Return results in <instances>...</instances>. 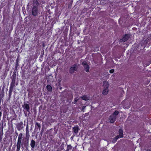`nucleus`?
Here are the masks:
<instances>
[{
	"mask_svg": "<svg viewBox=\"0 0 151 151\" xmlns=\"http://www.w3.org/2000/svg\"><path fill=\"white\" fill-rule=\"evenodd\" d=\"M46 89L47 91L50 92H51L52 91V88L51 86L50 85H47L46 87Z\"/></svg>",
	"mask_w": 151,
	"mask_h": 151,
	"instance_id": "12",
	"label": "nucleus"
},
{
	"mask_svg": "<svg viewBox=\"0 0 151 151\" xmlns=\"http://www.w3.org/2000/svg\"><path fill=\"white\" fill-rule=\"evenodd\" d=\"M17 118V115L16 114H15L14 116H13L12 117V121H13V120H16V119Z\"/></svg>",
	"mask_w": 151,
	"mask_h": 151,
	"instance_id": "21",
	"label": "nucleus"
},
{
	"mask_svg": "<svg viewBox=\"0 0 151 151\" xmlns=\"http://www.w3.org/2000/svg\"><path fill=\"white\" fill-rule=\"evenodd\" d=\"M23 134L22 133H20L18 137L17 142V144L16 151H19L21 147L23 149L25 148L26 150H29V139L30 137L29 131V127L28 125H27L26 129V137L27 140L26 141H22V138Z\"/></svg>",
	"mask_w": 151,
	"mask_h": 151,
	"instance_id": "1",
	"label": "nucleus"
},
{
	"mask_svg": "<svg viewBox=\"0 0 151 151\" xmlns=\"http://www.w3.org/2000/svg\"><path fill=\"white\" fill-rule=\"evenodd\" d=\"M119 136L120 137H123V131L122 129H119Z\"/></svg>",
	"mask_w": 151,
	"mask_h": 151,
	"instance_id": "14",
	"label": "nucleus"
},
{
	"mask_svg": "<svg viewBox=\"0 0 151 151\" xmlns=\"http://www.w3.org/2000/svg\"><path fill=\"white\" fill-rule=\"evenodd\" d=\"M76 70V64H74L73 66L71 67L69 69V73H73Z\"/></svg>",
	"mask_w": 151,
	"mask_h": 151,
	"instance_id": "9",
	"label": "nucleus"
},
{
	"mask_svg": "<svg viewBox=\"0 0 151 151\" xmlns=\"http://www.w3.org/2000/svg\"><path fill=\"white\" fill-rule=\"evenodd\" d=\"M73 130L74 132V134H76V126H74V127L73 128Z\"/></svg>",
	"mask_w": 151,
	"mask_h": 151,
	"instance_id": "23",
	"label": "nucleus"
},
{
	"mask_svg": "<svg viewBox=\"0 0 151 151\" xmlns=\"http://www.w3.org/2000/svg\"><path fill=\"white\" fill-rule=\"evenodd\" d=\"M128 36L127 35H125L121 40L124 42H125L128 40Z\"/></svg>",
	"mask_w": 151,
	"mask_h": 151,
	"instance_id": "15",
	"label": "nucleus"
},
{
	"mask_svg": "<svg viewBox=\"0 0 151 151\" xmlns=\"http://www.w3.org/2000/svg\"><path fill=\"white\" fill-rule=\"evenodd\" d=\"M116 119V116L113 115H111L109 117V118L110 122L112 123H113L115 122Z\"/></svg>",
	"mask_w": 151,
	"mask_h": 151,
	"instance_id": "8",
	"label": "nucleus"
},
{
	"mask_svg": "<svg viewBox=\"0 0 151 151\" xmlns=\"http://www.w3.org/2000/svg\"><path fill=\"white\" fill-rule=\"evenodd\" d=\"M16 76V72H14L12 76V81L11 82L15 83Z\"/></svg>",
	"mask_w": 151,
	"mask_h": 151,
	"instance_id": "10",
	"label": "nucleus"
},
{
	"mask_svg": "<svg viewBox=\"0 0 151 151\" xmlns=\"http://www.w3.org/2000/svg\"><path fill=\"white\" fill-rule=\"evenodd\" d=\"M23 123L22 122H21L17 123V127L18 131H20L23 128Z\"/></svg>",
	"mask_w": 151,
	"mask_h": 151,
	"instance_id": "5",
	"label": "nucleus"
},
{
	"mask_svg": "<svg viewBox=\"0 0 151 151\" xmlns=\"http://www.w3.org/2000/svg\"><path fill=\"white\" fill-rule=\"evenodd\" d=\"M104 86L105 88L103 91V94L104 95H106L108 92V88L109 85L106 82H104Z\"/></svg>",
	"mask_w": 151,
	"mask_h": 151,
	"instance_id": "3",
	"label": "nucleus"
},
{
	"mask_svg": "<svg viewBox=\"0 0 151 151\" xmlns=\"http://www.w3.org/2000/svg\"><path fill=\"white\" fill-rule=\"evenodd\" d=\"M65 151H69V150H65Z\"/></svg>",
	"mask_w": 151,
	"mask_h": 151,
	"instance_id": "31",
	"label": "nucleus"
},
{
	"mask_svg": "<svg viewBox=\"0 0 151 151\" xmlns=\"http://www.w3.org/2000/svg\"><path fill=\"white\" fill-rule=\"evenodd\" d=\"M82 65L84 66L86 72H88L89 71V68L88 65L86 62H83L82 63Z\"/></svg>",
	"mask_w": 151,
	"mask_h": 151,
	"instance_id": "7",
	"label": "nucleus"
},
{
	"mask_svg": "<svg viewBox=\"0 0 151 151\" xmlns=\"http://www.w3.org/2000/svg\"><path fill=\"white\" fill-rule=\"evenodd\" d=\"M74 104L76 103V98H74Z\"/></svg>",
	"mask_w": 151,
	"mask_h": 151,
	"instance_id": "28",
	"label": "nucleus"
},
{
	"mask_svg": "<svg viewBox=\"0 0 151 151\" xmlns=\"http://www.w3.org/2000/svg\"><path fill=\"white\" fill-rule=\"evenodd\" d=\"M73 137L74 136H72L71 137V139L72 140Z\"/></svg>",
	"mask_w": 151,
	"mask_h": 151,
	"instance_id": "29",
	"label": "nucleus"
},
{
	"mask_svg": "<svg viewBox=\"0 0 151 151\" xmlns=\"http://www.w3.org/2000/svg\"><path fill=\"white\" fill-rule=\"evenodd\" d=\"M76 131L77 130H78V127H76Z\"/></svg>",
	"mask_w": 151,
	"mask_h": 151,
	"instance_id": "30",
	"label": "nucleus"
},
{
	"mask_svg": "<svg viewBox=\"0 0 151 151\" xmlns=\"http://www.w3.org/2000/svg\"><path fill=\"white\" fill-rule=\"evenodd\" d=\"M13 91V90L9 89V97H10L11 96L12 94V93Z\"/></svg>",
	"mask_w": 151,
	"mask_h": 151,
	"instance_id": "18",
	"label": "nucleus"
},
{
	"mask_svg": "<svg viewBox=\"0 0 151 151\" xmlns=\"http://www.w3.org/2000/svg\"><path fill=\"white\" fill-rule=\"evenodd\" d=\"M33 4L35 5L34 6L38 7L39 5V3L37 0H33Z\"/></svg>",
	"mask_w": 151,
	"mask_h": 151,
	"instance_id": "13",
	"label": "nucleus"
},
{
	"mask_svg": "<svg viewBox=\"0 0 151 151\" xmlns=\"http://www.w3.org/2000/svg\"><path fill=\"white\" fill-rule=\"evenodd\" d=\"M38 7L37 6H33L32 10V15L34 16H36L38 15Z\"/></svg>",
	"mask_w": 151,
	"mask_h": 151,
	"instance_id": "4",
	"label": "nucleus"
},
{
	"mask_svg": "<svg viewBox=\"0 0 151 151\" xmlns=\"http://www.w3.org/2000/svg\"><path fill=\"white\" fill-rule=\"evenodd\" d=\"M86 108V106H83L82 107V108L81 109L82 111H83V112H84V109Z\"/></svg>",
	"mask_w": 151,
	"mask_h": 151,
	"instance_id": "24",
	"label": "nucleus"
},
{
	"mask_svg": "<svg viewBox=\"0 0 151 151\" xmlns=\"http://www.w3.org/2000/svg\"><path fill=\"white\" fill-rule=\"evenodd\" d=\"M114 72V70L113 69H111V70H110L109 71L110 73H113Z\"/></svg>",
	"mask_w": 151,
	"mask_h": 151,
	"instance_id": "25",
	"label": "nucleus"
},
{
	"mask_svg": "<svg viewBox=\"0 0 151 151\" xmlns=\"http://www.w3.org/2000/svg\"><path fill=\"white\" fill-rule=\"evenodd\" d=\"M119 136H116L115 138V139H114L113 140V142H115L116 140L117 139H118V138H119Z\"/></svg>",
	"mask_w": 151,
	"mask_h": 151,
	"instance_id": "20",
	"label": "nucleus"
},
{
	"mask_svg": "<svg viewBox=\"0 0 151 151\" xmlns=\"http://www.w3.org/2000/svg\"><path fill=\"white\" fill-rule=\"evenodd\" d=\"M82 99L83 100L87 101L89 100V97L87 96L84 95L82 97Z\"/></svg>",
	"mask_w": 151,
	"mask_h": 151,
	"instance_id": "17",
	"label": "nucleus"
},
{
	"mask_svg": "<svg viewBox=\"0 0 151 151\" xmlns=\"http://www.w3.org/2000/svg\"><path fill=\"white\" fill-rule=\"evenodd\" d=\"M15 83H14L11 82L10 85V89L13 90V88L15 86Z\"/></svg>",
	"mask_w": 151,
	"mask_h": 151,
	"instance_id": "16",
	"label": "nucleus"
},
{
	"mask_svg": "<svg viewBox=\"0 0 151 151\" xmlns=\"http://www.w3.org/2000/svg\"><path fill=\"white\" fill-rule=\"evenodd\" d=\"M118 113H119V112L118 111H116L112 115H114L116 116L117 115H118Z\"/></svg>",
	"mask_w": 151,
	"mask_h": 151,
	"instance_id": "22",
	"label": "nucleus"
},
{
	"mask_svg": "<svg viewBox=\"0 0 151 151\" xmlns=\"http://www.w3.org/2000/svg\"><path fill=\"white\" fill-rule=\"evenodd\" d=\"M40 124L37 122H36L35 123V130H36V132L37 131L38 129H39V131H40Z\"/></svg>",
	"mask_w": 151,
	"mask_h": 151,
	"instance_id": "6",
	"label": "nucleus"
},
{
	"mask_svg": "<svg viewBox=\"0 0 151 151\" xmlns=\"http://www.w3.org/2000/svg\"><path fill=\"white\" fill-rule=\"evenodd\" d=\"M16 62H17V65H16V66H15V68H17V65H18V59H17L16 60Z\"/></svg>",
	"mask_w": 151,
	"mask_h": 151,
	"instance_id": "27",
	"label": "nucleus"
},
{
	"mask_svg": "<svg viewBox=\"0 0 151 151\" xmlns=\"http://www.w3.org/2000/svg\"><path fill=\"white\" fill-rule=\"evenodd\" d=\"M60 148L61 150H63L64 148L63 146L61 145L60 146Z\"/></svg>",
	"mask_w": 151,
	"mask_h": 151,
	"instance_id": "26",
	"label": "nucleus"
},
{
	"mask_svg": "<svg viewBox=\"0 0 151 151\" xmlns=\"http://www.w3.org/2000/svg\"><path fill=\"white\" fill-rule=\"evenodd\" d=\"M36 145V142L35 140L32 139L30 142V146L32 148H34Z\"/></svg>",
	"mask_w": 151,
	"mask_h": 151,
	"instance_id": "11",
	"label": "nucleus"
},
{
	"mask_svg": "<svg viewBox=\"0 0 151 151\" xmlns=\"http://www.w3.org/2000/svg\"><path fill=\"white\" fill-rule=\"evenodd\" d=\"M72 147L70 145H68L67 146V150H71L72 149Z\"/></svg>",
	"mask_w": 151,
	"mask_h": 151,
	"instance_id": "19",
	"label": "nucleus"
},
{
	"mask_svg": "<svg viewBox=\"0 0 151 151\" xmlns=\"http://www.w3.org/2000/svg\"><path fill=\"white\" fill-rule=\"evenodd\" d=\"M22 107L23 109V111L24 113L25 111L29 112L30 107L29 104L24 102V104L22 105Z\"/></svg>",
	"mask_w": 151,
	"mask_h": 151,
	"instance_id": "2",
	"label": "nucleus"
}]
</instances>
